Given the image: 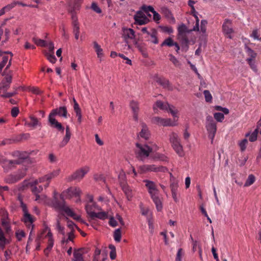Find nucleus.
Listing matches in <instances>:
<instances>
[{
  "mask_svg": "<svg viewBox=\"0 0 261 261\" xmlns=\"http://www.w3.org/2000/svg\"><path fill=\"white\" fill-rule=\"evenodd\" d=\"M178 34L177 35V39L181 43V47L187 51L189 48V44L190 41L195 42V37L189 38L188 35L192 33V30H190L187 26L182 23L178 28Z\"/></svg>",
  "mask_w": 261,
  "mask_h": 261,
  "instance_id": "1",
  "label": "nucleus"
},
{
  "mask_svg": "<svg viewBox=\"0 0 261 261\" xmlns=\"http://www.w3.org/2000/svg\"><path fill=\"white\" fill-rule=\"evenodd\" d=\"M60 200H59L57 197L55 195L53 196V199L51 201L52 207H53L56 211L72 214L71 212L70 211V208L66 204L64 194H61L60 195Z\"/></svg>",
  "mask_w": 261,
  "mask_h": 261,
  "instance_id": "2",
  "label": "nucleus"
},
{
  "mask_svg": "<svg viewBox=\"0 0 261 261\" xmlns=\"http://www.w3.org/2000/svg\"><path fill=\"white\" fill-rule=\"evenodd\" d=\"M83 0H70L68 3V12L71 14L72 24H79L75 11L79 10Z\"/></svg>",
  "mask_w": 261,
  "mask_h": 261,
  "instance_id": "3",
  "label": "nucleus"
},
{
  "mask_svg": "<svg viewBox=\"0 0 261 261\" xmlns=\"http://www.w3.org/2000/svg\"><path fill=\"white\" fill-rule=\"evenodd\" d=\"M169 140L172 144V146L176 152L180 156L184 155L182 146L180 143V139L178 135L172 132L169 135Z\"/></svg>",
  "mask_w": 261,
  "mask_h": 261,
  "instance_id": "4",
  "label": "nucleus"
},
{
  "mask_svg": "<svg viewBox=\"0 0 261 261\" xmlns=\"http://www.w3.org/2000/svg\"><path fill=\"white\" fill-rule=\"evenodd\" d=\"M149 171L166 172L168 171V169L166 167L162 166L157 167L155 165H144L139 167L140 173H145Z\"/></svg>",
  "mask_w": 261,
  "mask_h": 261,
  "instance_id": "5",
  "label": "nucleus"
},
{
  "mask_svg": "<svg viewBox=\"0 0 261 261\" xmlns=\"http://www.w3.org/2000/svg\"><path fill=\"white\" fill-rule=\"evenodd\" d=\"M136 146L138 148V150L135 151L137 158L147 157L149 156L150 153L152 151V148L147 145L143 146L141 144L137 143Z\"/></svg>",
  "mask_w": 261,
  "mask_h": 261,
  "instance_id": "6",
  "label": "nucleus"
},
{
  "mask_svg": "<svg viewBox=\"0 0 261 261\" xmlns=\"http://www.w3.org/2000/svg\"><path fill=\"white\" fill-rule=\"evenodd\" d=\"M89 167L86 166L76 170L67 178V181L70 182L72 180H80L89 171Z\"/></svg>",
  "mask_w": 261,
  "mask_h": 261,
  "instance_id": "7",
  "label": "nucleus"
},
{
  "mask_svg": "<svg viewBox=\"0 0 261 261\" xmlns=\"http://www.w3.org/2000/svg\"><path fill=\"white\" fill-rule=\"evenodd\" d=\"M119 179L122 190L125 193L128 200H130L133 197L132 191L125 181V175H119Z\"/></svg>",
  "mask_w": 261,
  "mask_h": 261,
  "instance_id": "8",
  "label": "nucleus"
},
{
  "mask_svg": "<svg viewBox=\"0 0 261 261\" xmlns=\"http://www.w3.org/2000/svg\"><path fill=\"white\" fill-rule=\"evenodd\" d=\"M151 121L153 123L163 126H173L176 125L175 121L170 118H162L160 117H154Z\"/></svg>",
  "mask_w": 261,
  "mask_h": 261,
  "instance_id": "9",
  "label": "nucleus"
},
{
  "mask_svg": "<svg viewBox=\"0 0 261 261\" xmlns=\"http://www.w3.org/2000/svg\"><path fill=\"white\" fill-rule=\"evenodd\" d=\"M85 209L87 214L89 216V221L95 220L96 218L103 220L108 218V213L107 212H101L99 213H95L94 212L89 211L88 210V205H86Z\"/></svg>",
  "mask_w": 261,
  "mask_h": 261,
  "instance_id": "10",
  "label": "nucleus"
},
{
  "mask_svg": "<svg viewBox=\"0 0 261 261\" xmlns=\"http://www.w3.org/2000/svg\"><path fill=\"white\" fill-rule=\"evenodd\" d=\"M82 191L80 188L71 187L67 190H64L61 194H64L65 198L71 199L73 197H79Z\"/></svg>",
  "mask_w": 261,
  "mask_h": 261,
  "instance_id": "11",
  "label": "nucleus"
},
{
  "mask_svg": "<svg viewBox=\"0 0 261 261\" xmlns=\"http://www.w3.org/2000/svg\"><path fill=\"white\" fill-rule=\"evenodd\" d=\"M11 73L12 71H9V73L5 75V78L0 83V90H2L4 92H6L10 88L12 79Z\"/></svg>",
  "mask_w": 261,
  "mask_h": 261,
  "instance_id": "12",
  "label": "nucleus"
},
{
  "mask_svg": "<svg viewBox=\"0 0 261 261\" xmlns=\"http://www.w3.org/2000/svg\"><path fill=\"white\" fill-rule=\"evenodd\" d=\"M56 115L66 118L67 117V108L65 106H63L53 109L49 115V116L53 117H55Z\"/></svg>",
  "mask_w": 261,
  "mask_h": 261,
  "instance_id": "13",
  "label": "nucleus"
},
{
  "mask_svg": "<svg viewBox=\"0 0 261 261\" xmlns=\"http://www.w3.org/2000/svg\"><path fill=\"white\" fill-rule=\"evenodd\" d=\"M231 24L232 21L229 19H226L225 20V21L222 25V30L223 33L229 39L232 38L231 34L233 33V30L232 28Z\"/></svg>",
  "mask_w": 261,
  "mask_h": 261,
  "instance_id": "14",
  "label": "nucleus"
},
{
  "mask_svg": "<svg viewBox=\"0 0 261 261\" xmlns=\"http://www.w3.org/2000/svg\"><path fill=\"white\" fill-rule=\"evenodd\" d=\"M22 162L19 160H8L6 163L3 165L4 172H8L9 170H12L16 167V165H20Z\"/></svg>",
  "mask_w": 261,
  "mask_h": 261,
  "instance_id": "15",
  "label": "nucleus"
},
{
  "mask_svg": "<svg viewBox=\"0 0 261 261\" xmlns=\"http://www.w3.org/2000/svg\"><path fill=\"white\" fill-rule=\"evenodd\" d=\"M206 128L208 133V138L211 139V143H213L217 131L216 123H206Z\"/></svg>",
  "mask_w": 261,
  "mask_h": 261,
  "instance_id": "16",
  "label": "nucleus"
},
{
  "mask_svg": "<svg viewBox=\"0 0 261 261\" xmlns=\"http://www.w3.org/2000/svg\"><path fill=\"white\" fill-rule=\"evenodd\" d=\"M48 122L49 124V125L54 128H56L57 130H58L59 132L63 133L64 130V127L62 125V124L58 122L55 118V117L48 116Z\"/></svg>",
  "mask_w": 261,
  "mask_h": 261,
  "instance_id": "17",
  "label": "nucleus"
},
{
  "mask_svg": "<svg viewBox=\"0 0 261 261\" xmlns=\"http://www.w3.org/2000/svg\"><path fill=\"white\" fill-rule=\"evenodd\" d=\"M129 107L133 111V118L137 121L138 120V113L139 111V103L137 101L132 100L129 102Z\"/></svg>",
  "mask_w": 261,
  "mask_h": 261,
  "instance_id": "18",
  "label": "nucleus"
},
{
  "mask_svg": "<svg viewBox=\"0 0 261 261\" xmlns=\"http://www.w3.org/2000/svg\"><path fill=\"white\" fill-rule=\"evenodd\" d=\"M66 129V134L65 136L64 137L62 141L59 143V146L60 148H63L65 146L67 143L69 142L71 136V133L70 132V127L69 125H67L65 128Z\"/></svg>",
  "mask_w": 261,
  "mask_h": 261,
  "instance_id": "19",
  "label": "nucleus"
},
{
  "mask_svg": "<svg viewBox=\"0 0 261 261\" xmlns=\"http://www.w3.org/2000/svg\"><path fill=\"white\" fill-rule=\"evenodd\" d=\"M144 182L146 183L145 186L148 189V192L150 196H152L153 194H158V190L154 182L148 180H145Z\"/></svg>",
  "mask_w": 261,
  "mask_h": 261,
  "instance_id": "20",
  "label": "nucleus"
},
{
  "mask_svg": "<svg viewBox=\"0 0 261 261\" xmlns=\"http://www.w3.org/2000/svg\"><path fill=\"white\" fill-rule=\"evenodd\" d=\"M30 154L27 151H15L13 152L12 155L17 157L18 158L17 160L21 161L22 162L23 160L29 157Z\"/></svg>",
  "mask_w": 261,
  "mask_h": 261,
  "instance_id": "21",
  "label": "nucleus"
},
{
  "mask_svg": "<svg viewBox=\"0 0 261 261\" xmlns=\"http://www.w3.org/2000/svg\"><path fill=\"white\" fill-rule=\"evenodd\" d=\"M83 248L74 249L73 261H85L83 257Z\"/></svg>",
  "mask_w": 261,
  "mask_h": 261,
  "instance_id": "22",
  "label": "nucleus"
},
{
  "mask_svg": "<svg viewBox=\"0 0 261 261\" xmlns=\"http://www.w3.org/2000/svg\"><path fill=\"white\" fill-rule=\"evenodd\" d=\"M169 103L168 102L164 103L161 100H157L155 105L153 106V110L155 112L157 110V108H159L162 110H168Z\"/></svg>",
  "mask_w": 261,
  "mask_h": 261,
  "instance_id": "23",
  "label": "nucleus"
},
{
  "mask_svg": "<svg viewBox=\"0 0 261 261\" xmlns=\"http://www.w3.org/2000/svg\"><path fill=\"white\" fill-rule=\"evenodd\" d=\"M151 197L155 204V206L158 211L160 212L163 208L162 202L158 196V194H153Z\"/></svg>",
  "mask_w": 261,
  "mask_h": 261,
  "instance_id": "24",
  "label": "nucleus"
},
{
  "mask_svg": "<svg viewBox=\"0 0 261 261\" xmlns=\"http://www.w3.org/2000/svg\"><path fill=\"white\" fill-rule=\"evenodd\" d=\"M60 172V169L55 170V171H53L52 172L45 175L42 178H40L39 180V182H41L43 181L45 179H46V180L49 181L53 178H54V177L57 176L59 174Z\"/></svg>",
  "mask_w": 261,
  "mask_h": 261,
  "instance_id": "25",
  "label": "nucleus"
},
{
  "mask_svg": "<svg viewBox=\"0 0 261 261\" xmlns=\"http://www.w3.org/2000/svg\"><path fill=\"white\" fill-rule=\"evenodd\" d=\"M9 243V240L6 238L3 231L0 227V248L3 250L5 248L6 245Z\"/></svg>",
  "mask_w": 261,
  "mask_h": 261,
  "instance_id": "26",
  "label": "nucleus"
},
{
  "mask_svg": "<svg viewBox=\"0 0 261 261\" xmlns=\"http://www.w3.org/2000/svg\"><path fill=\"white\" fill-rule=\"evenodd\" d=\"M142 128L141 131L140 132V136L141 138L148 140L150 136L149 132L148 130L147 125L144 123H142Z\"/></svg>",
  "mask_w": 261,
  "mask_h": 261,
  "instance_id": "27",
  "label": "nucleus"
},
{
  "mask_svg": "<svg viewBox=\"0 0 261 261\" xmlns=\"http://www.w3.org/2000/svg\"><path fill=\"white\" fill-rule=\"evenodd\" d=\"M22 221L25 224L27 223H30V225H32V229L33 228L34 225H32V223L34 221V220L33 218V216L30 214H29V212L24 214L23 218L22 219Z\"/></svg>",
  "mask_w": 261,
  "mask_h": 261,
  "instance_id": "28",
  "label": "nucleus"
},
{
  "mask_svg": "<svg viewBox=\"0 0 261 261\" xmlns=\"http://www.w3.org/2000/svg\"><path fill=\"white\" fill-rule=\"evenodd\" d=\"M158 32L156 30L154 29L151 30V33H150L149 36H150L151 39L148 40L151 42L156 44L159 43V40L157 37Z\"/></svg>",
  "mask_w": 261,
  "mask_h": 261,
  "instance_id": "29",
  "label": "nucleus"
},
{
  "mask_svg": "<svg viewBox=\"0 0 261 261\" xmlns=\"http://www.w3.org/2000/svg\"><path fill=\"white\" fill-rule=\"evenodd\" d=\"M73 109L76 113V116L77 117V121L79 123H81L82 122V111L79 104L73 105Z\"/></svg>",
  "mask_w": 261,
  "mask_h": 261,
  "instance_id": "30",
  "label": "nucleus"
},
{
  "mask_svg": "<svg viewBox=\"0 0 261 261\" xmlns=\"http://www.w3.org/2000/svg\"><path fill=\"white\" fill-rule=\"evenodd\" d=\"M19 180H20V179L17 174H10L5 179L6 182L8 184H14Z\"/></svg>",
  "mask_w": 261,
  "mask_h": 261,
  "instance_id": "31",
  "label": "nucleus"
},
{
  "mask_svg": "<svg viewBox=\"0 0 261 261\" xmlns=\"http://www.w3.org/2000/svg\"><path fill=\"white\" fill-rule=\"evenodd\" d=\"M157 83L161 85L164 88L171 89L170 84L168 80L165 79H159L157 80Z\"/></svg>",
  "mask_w": 261,
  "mask_h": 261,
  "instance_id": "32",
  "label": "nucleus"
},
{
  "mask_svg": "<svg viewBox=\"0 0 261 261\" xmlns=\"http://www.w3.org/2000/svg\"><path fill=\"white\" fill-rule=\"evenodd\" d=\"M162 13L165 16L169 19H171L175 21V19L173 17L171 11L166 7H163L161 9Z\"/></svg>",
  "mask_w": 261,
  "mask_h": 261,
  "instance_id": "33",
  "label": "nucleus"
},
{
  "mask_svg": "<svg viewBox=\"0 0 261 261\" xmlns=\"http://www.w3.org/2000/svg\"><path fill=\"white\" fill-rule=\"evenodd\" d=\"M258 133V129H255L253 132L250 135V133H248L245 135V137H249V140L250 142H254L257 140V135Z\"/></svg>",
  "mask_w": 261,
  "mask_h": 261,
  "instance_id": "34",
  "label": "nucleus"
},
{
  "mask_svg": "<svg viewBox=\"0 0 261 261\" xmlns=\"http://www.w3.org/2000/svg\"><path fill=\"white\" fill-rule=\"evenodd\" d=\"M94 48L95 49V51L97 55L98 58H100L103 56L102 53V49L101 48L100 46L97 43V42H93Z\"/></svg>",
  "mask_w": 261,
  "mask_h": 261,
  "instance_id": "35",
  "label": "nucleus"
},
{
  "mask_svg": "<svg viewBox=\"0 0 261 261\" xmlns=\"http://www.w3.org/2000/svg\"><path fill=\"white\" fill-rule=\"evenodd\" d=\"M148 223V227L150 232L152 234L154 231V226H153V221L152 214L150 213V215L147 218Z\"/></svg>",
  "mask_w": 261,
  "mask_h": 261,
  "instance_id": "36",
  "label": "nucleus"
},
{
  "mask_svg": "<svg viewBox=\"0 0 261 261\" xmlns=\"http://www.w3.org/2000/svg\"><path fill=\"white\" fill-rule=\"evenodd\" d=\"M31 122L29 123L25 122V125H27L30 127H35L39 124V121L37 118L33 116L30 117Z\"/></svg>",
  "mask_w": 261,
  "mask_h": 261,
  "instance_id": "37",
  "label": "nucleus"
},
{
  "mask_svg": "<svg viewBox=\"0 0 261 261\" xmlns=\"http://www.w3.org/2000/svg\"><path fill=\"white\" fill-rule=\"evenodd\" d=\"M135 20V23L136 24L139 25H143L147 24L149 21V19L146 16H144V17L142 18H134Z\"/></svg>",
  "mask_w": 261,
  "mask_h": 261,
  "instance_id": "38",
  "label": "nucleus"
},
{
  "mask_svg": "<svg viewBox=\"0 0 261 261\" xmlns=\"http://www.w3.org/2000/svg\"><path fill=\"white\" fill-rule=\"evenodd\" d=\"M175 42H174L173 40L171 37H168L161 44V46H168L169 47L173 46Z\"/></svg>",
  "mask_w": 261,
  "mask_h": 261,
  "instance_id": "39",
  "label": "nucleus"
},
{
  "mask_svg": "<svg viewBox=\"0 0 261 261\" xmlns=\"http://www.w3.org/2000/svg\"><path fill=\"white\" fill-rule=\"evenodd\" d=\"M255 180V176L253 174H250L248 176V178L247 179V180L244 184V186L248 187V186H251L254 182Z\"/></svg>",
  "mask_w": 261,
  "mask_h": 261,
  "instance_id": "40",
  "label": "nucleus"
},
{
  "mask_svg": "<svg viewBox=\"0 0 261 261\" xmlns=\"http://www.w3.org/2000/svg\"><path fill=\"white\" fill-rule=\"evenodd\" d=\"M114 238L115 241L119 242L121 239V229L118 228L116 229L114 232Z\"/></svg>",
  "mask_w": 261,
  "mask_h": 261,
  "instance_id": "41",
  "label": "nucleus"
},
{
  "mask_svg": "<svg viewBox=\"0 0 261 261\" xmlns=\"http://www.w3.org/2000/svg\"><path fill=\"white\" fill-rule=\"evenodd\" d=\"M45 56L47 59V60L51 63L54 64L57 61V59L55 57V55L53 53H46L45 54Z\"/></svg>",
  "mask_w": 261,
  "mask_h": 261,
  "instance_id": "42",
  "label": "nucleus"
},
{
  "mask_svg": "<svg viewBox=\"0 0 261 261\" xmlns=\"http://www.w3.org/2000/svg\"><path fill=\"white\" fill-rule=\"evenodd\" d=\"M124 33L128 38L133 39L135 37V31L132 29H126Z\"/></svg>",
  "mask_w": 261,
  "mask_h": 261,
  "instance_id": "43",
  "label": "nucleus"
},
{
  "mask_svg": "<svg viewBox=\"0 0 261 261\" xmlns=\"http://www.w3.org/2000/svg\"><path fill=\"white\" fill-rule=\"evenodd\" d=\"M33 40L37 45L43 47H45L46 46V43L45 41L43 40L37 39L36 38H33Z\"/></svg>",
  "mask_w": 261,
  "mask_h": 261,
  "instance_id": "44",
  "label": "nucleus"
},
{
  "mask_svg": "<svg viewBox=\"0 0 261 261\" xmlns=\"http://www.w3.org/2000/svg\"><path fill=\"white\" fill-rule=\"evenodd\" d=\"M203 94L205 101L207 102H211L212 101V96L210 91L207 90H205L203 91Z\"/></svg>",
  "mask_w": 261,
  "mask_h": 261,
  "instance_id": "45",
  "label": "nucleus"
},
{
  "mask_svg": "<svg viewBox=\"0 0 261 261\" xmlns=\"http://www.w3.org/2000/svg\"><path fill=\"white\" fill-rule=\"evenodd\" d=\"M29 185L30 186V182H29L28 180H24L19 185L18 190L24 191L29 187Z\"/></svg>",
  "mask_w": 261,
  "mask_h": 261,
  "instance_id": "46",
  "label": "nucleus"
},
{
  "mask_svg": "<svg viewBox=\"0 0 261 261\" xmlns=\"http://www.w3.org/2000/svg\"><path fill=\"white\" fill-rule=\"evenodd\" d=\"M57 229L59 233L63 236L65 235L64 227L61 226L60 218L57 219Z\"/></svg>",
  "mask_w": 261,
  "mask_h": 261,
  "instance_id": "47",
  "label": "nucleus"
},
{
  "mask_svg": "<svg viewBox=\"0 0 261 261\" xmlns=\"http://www.w3.org/2000/svg\"><path fill=\"white\" fill-rule=\"evenodd\" d=\"M140 208L141 210V213L143 216H147L148 214L149 213L150 214V213H151L150 212L149 208L148 207H145L142 203L140 205Z\"/></svg>",
  "mask_w": 261,
  "mask_h": 261,
  "instance_id": "48",
  "label": "nucleus"
},
{
  "mask_svg": "<svg viewBox=\"0 0 261 261\" xmlns=\"http://www.w3.org/2000/svg\"><path fill=\"white\" fill-rule=\"evenodd\" d=\"M214 118L218 122H222L224 119V115L223 113L217 112L214 114Z\"/></svg>",
  "mask_w": 261,
  "mask_h": 261,
  "instance_id": "49",
  "label": "nucleus"
},
{
  "mask_svg": "<svg viewBox=\"0 0 261 261\" xmlns=\"http://www.w3.org/2000/svg\"><path fill=\"white\" fill-rule=\"evenodd\" d=\"M170 58L169 60L171 61L173 64L176 67H179L180 65V64L178 60L172 54H170L169 55Z\"/></svg>",
  "mask_w": 261,
  "mask_h": 261,
  "instance_id": "50",
  "label": "nucleus"
},
{
  "mask_svg": "<svg viewBox=\"0 0 261 261\" xmlns=\"http://www.w3.org/2000/svg\"><path fill=\"white\" fill-rule=\"evenodd\" d=\"M170 188L171 190V192H176L178 187L177 181L173 180V181L170 182Z\"/></svg>",
  "mask_w": 261,
  "mask_h": 261,
  "instance_id": "51",
  "label": "nucleus"
},
{
  "mask_svg": "<svg viewBox=\"0 0 261 261\" xmlns=\"http://www.w3.org/2000/svg\"><path fill=\"white\" fill-rule=\"evenodd\" d=\"M184 252L183 249L182 248H179L178 250V251H177V253L176 254L175 261H181V258H182V257L184 256Z\"/></svg>",
  "mask_w": 261,
  "mask_h": 261,
  "instance_id": "52",
  "label": "nucleus"
},
{
  "mask_svg": "<svg viewBox=\"0 0 261 261\" xmlns=\"http://www.w3.org/2000/svg\"><path fill=\"white\" fill-rule=\"evenodd\" d=\"M175 107L172 106L169 104V107H168V111H169L172 115L174 117V118L177 117L176 114L178 113V111L176 109H175Z\"/></svg>",
  "mask_w": 261,
  "mask_h": 261,
  "instance_id": "53",
  "label": "nucleus"
},
{
  "mask_svg": "<svg viewBox=\"0 0 261 261\" xmlns=\"http://www.w3.org/2000/svg\"><path fill=\"white\" fill-rule=\"evenodd\" d=\"M248 143V140L246 139H244L239 144L241 151H244L246 148V144Z\"/></svg>",
  "mask_w": 261,
  "mask_h": 261,
  "instance_id": "54",
  "label": "nucleus"
},
{
  "mask_svg": "<svg viewBox=\"0 0 261 261\" xmlns=\"http://www.w3.org/2000/svg\"><path fill=\"white\" fill-rule=\"evenodd\" d=\"M27 170V169L26 168H24L18 171L17 175L20 180L26 175Z\"/></svg>",
  "mask_w": 261,
  "mask_h": 261,
  "instance_id": "55",
  "label": "nucleus"
},
{
  "mask_svg": "<svg viewBox=\"0 0 261 261\" xmlns=\"http://www.w3.org/2000/svg\"><path fill=\"white\" fill-rule=\"evenodd\" d=\"M32 192L34 194H37L41 193L43 190V187L41 186L39 187L34 186L32 188Z\"/></svg>",
  "mask_w": 261,
  "mask_h": 261,
  "instance_id": "56",
  "label": "nucleus"
},
{
  "mask_svg": "<svg viewBox=\"0 0 261 261\" xmlns=\"http://www.w3.org/2000/svg\"><path fill=\"white\" fill-rule=\"evenodd\" d=\"M15 235L18 241H20L22 238L25 237V234L23 230H17L15 233Z\"/></svg>",
  "mask_w": 261,
  "mask_h": 261,
  "instance_id": "57",
  "label": "nucleus"
},
{
  "mask_svg": "<svg viewBox=\"0 0 261 261\" xmlns=\"http://www.w3.org/2000/svg\"><path fill=\"white\" fill-rule=\"evenodd\" d=\"M207 21L206 20H202L201 21L200 30L203 33H205L206 31V25Z\"/></svg>",
  "mask_w": 261,
  "mask_h": 261,
  "instance_id": "58",
  "label": "nucleus"
},
{
  "mask_svg": "<svg viewBox=\"0 0 261 261\" xmlns=\"http://www.w3.org/2000/svg\"><path fill=\"white\" fill-rule=\"evenodd\" d=\"M190 238L192 242V245H193L192 250L194 252L197 250V247H198V248H199V246H200L199 245L198 241L193 240V238L191 235L190 236Z\"/></svg>",
  "mask_w": 261,
  "mask_h": 261,
  "instance_id": "59",
  "label": "nucleus"
},
{
  "mask_svg": "<svg viewBox=\"0 0 261 261\" xmlns=\"http://www.w3.org/2000/svg\"><path fill=\"white\" fill-rule=\"evenodd\" d=\"M141 9L146 13H147L149 11L152 13L154 11L153 8L151 6H147L146 5H143L141 7Z\"/></svg>",
  "mask_w": 261,
  "mask_h": 261,
  "instance_id": "60",
  "label": "nucleus"
},
{
  "mask_svg": "<svg viewBox=\"0 0 261 261\" xmlns=\"http://www.w3.org/2000/svg\"><path fill=\"white\" fill-rule=\"evenodd\" d=\"M92 9L97 13H101V10L95 3H92L91 5Z\"/></svg>",
  "mask_w": 261,
  "mask_h": 261,
  "instance_id": "61",
  "label": "nucleus"
},
{
  "mask_svg": "<svg viewBox=\"0 0 261 261\" xmlns=\"http://www.w3.org/2000/svg\"><path fill=\"white\" fill-rule=\"evenodd\" d=\"M0 215L1 216V218L8 219V213L5 208H1L0 210Z\"/></svg>",
  "mask_w": 261,
  "mask_h": 261,
  "instance_id": "62",
  "label": "nucleus"
},
{
  "mask_svg": "<svg viewBox=\"0 0 261 261\" xmlns=\"http://www.w3.org/2000/svg\"><path fill=\"white\" fill-rule=\"evenodd\" d=\"M138 49L142 53L143 57L145 58L148 57V54L146 52V49L145 47H144V46L142 45H141V46H138Z\"/></svg>",
  "mask_w": 261,
  "mask_h": 261,
  "instance_id": "63",
  "label": "nucleus"
},
{
  "mask_svg": "<svg viewBox=\"0 0 261 261\" xmlns=\"http://www.w3.org/2000/svg\"><path fill=\"white\" fill-rule=\"evenodd\" d=\"M19 112V110L18 107H13L11 112V116L13 117H16Z\"/></svg>",
  "mask_w": 261,
  "mask_h": 261,
  "instance_id": "64",
  "label": "nucleus"
}]
</instances>
